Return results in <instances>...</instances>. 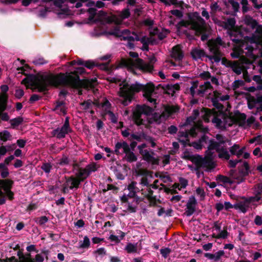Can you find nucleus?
<instances>
[{
  "label": "nucleus",
  "mask_w": 262,
  "mask_h": 262,
  "mask_svg": "<svg viewBox=\"0 0 262 262\" xmlns=\"http://www.w3.org/2000/svg\"><path fill=\"white\" fill-rule=\"evenodd\" d=\"M83 67H78L70 72L59 73L57 74H49L41 76V80L33 75H30L24 82H31L33 91L37 89L38 92H44L48 90L49 86L57 88L59 86H68L73 89H93L97 84L96 78L80 79L79 75L85 73Z\"/></svg>",
  "instance_id": "1"
},
{
  "label": "nucleus",
  "mask_w": 262,
  "mask_h": 262,
  "mask_svg": "<svg viewBox=\"0 0 262 262\" xmlns=\"http://www.w3.org/2000/svg\"><path fill=\"white\" fill-rule=\"evenodd\" d=\"M119 85L121 87L118 93V95L123 98L121 100V103L124 106L129 105L132 102L135 93L141 91L144 92L143 96L148 101L155 104H157V100L151 97L155 90V86L152 82L142 84L136 82L134 84H129L125 80Z\"/></svg>",
  "instance_id": "2"
},
{
  "label": "nucleus",
  "mask_w": 262,
  "mask_h": 262,
  "mask_svg": "<svg viewBox=\"0 0 262 262\" xmlns=\"http://www.w3.org/2000/svg\"><path fill=\"white\" fill-rule=\"evenodd\" d=\"M154 111L152 107L146 104L137 105L132 115L134 123L138 126L144 125L145 121L141 118L142 115H150Z\"/></svg>",
  "instance_id": "3"
},
{
  "label": "nucleus",
  "mask_w": 262,
  "mask_h": 262,
  "mask_svg": "<svg viewBox=\"0 0 262 262\" xmlns=\"http://www.w3.org/2000/svg\"><path fill=\"white\" fill-rule=\"evenodd\" d=\"M202 112H204L205 114L204 118L206 121L208 122L209 118L211 116H214V117L212 120V123H215L216 126L217 128H220L222 127V121L218 117L219 113L215 108L210 109L207 107H203L202 110Z\"/></svg>",
  "instance_id": "4"
},
{
  "label": "nucleus",
  "mask_w": 262,
  "mask_h": 262,
  "mask_svg": "<svg viewBox=\"0 0 262 262\" xmlns=\"http://www.w3.org/2000/svg\"><path fill=\"white\" fill-rule=\"evenodd\" d=\"M132 65L143 72L151 73L154 71V67L153 65L145 63L143 59L139 58L136 59L134 61H132Z\"/></svg>",
  "instance_id": "5"
},
{
  "label": "nucleus",
  "mask_w": 262,
  "mask_h": 262,
  "mask_svg": "<svg viewBox=\"0 0 262 262\" xmlns=\"http://www.w3.org/2000/svg\"><path fill=\"white\" fill-rule=\"evenodd\" d=\"M234 114V116H232L231 114H230L229 116L227 115L226 118H229L233 124H238L239 126H244L246 120V115L244 113H240L239 111H236Z\"/></svg>",
  "instance_id": "6"
},
{
  "label": "nucleus",
  "mask_w": 262,
  "mask_h": 262,
  "mask_svg": "<svg viewBox=\"0 0 262 262\" xmlns=\"http://www.w3.org/2000/svg\"><path fill=\"white\" fill-rule=\"evenodd\" d=\"M99 167L95 162H92L87 165L85 168L79 169V176H82L85 180L88 178L92 172H95Z\"/></svg>",
  "instance_id": "7"
},
{
  "label": "nucleus",
  "mask_w": 262,
  "mask_h": 262,
  "mask_svg": "<svg viewBox=\"0 0 262 262\" xmlns=\"http://www.w3.org/2000/svg\"><path fill=\"white\" fill-rule=\"evenodd\" d=\"M65 178L66 179L67 183L71 182V185L69 186V188L70 189H73L74 188H78L79 187L80 183L85 180V179L83 178L82 176H79V172L75 173V177H65Z\"/></svg>",
  "instance_id": "8"
},
{
  "label": "nucleus",
  "mask_w": 262,
  "mask_h": 262,
  "mask_svg": "<svg viewBox=\"0 0 262 262\" xmlns=\"http://www.w3.org/2000/svg\"><path fill=\"white\" fill-rule=\"evenodd\" d=\"M196 205L197 201L194 196H190L186 205V208L184 213L187 216L192 215L196 211Z\"/></svg>",
  "instance_id": "9"
},
{
  "label": "nucleus",
  "mask_w": 262,
  "mask_h": 262,
  "mask_svg": "<svg viewBox=\"0 0 262 262\" xmlns=\"http://www.w3.org/2000/svg\"><path fill=\"white\" fill-rule=\"evenodd\" d=\"M17 70H21V73L23 74L24 75H25L26 76L21 81V83L23 84H25L26 85L27 89H30L33 92H34L33 91L32 89L34 88V86L32 85V83L31 82H24V80L26 78H27L28 77L29 75H34V74H27L24 73L25 71H28L29 70H32V68L29 64H25L23 67L18 68ZM42 76L43 75H41L40 76V77H39L38 76L36 75V76L38 78V79H40V80H41V76ZM36 91H38V90L37 89L35 92H36Z\"/></svg>",
  "instance_id": "10"
},
{
  "label": "nucleus",
  "mask_w": 262,
  "mask_h": 262,
  "mask_svg": "<svg viewBox=\"0 0 262 262\" xmlns=\"http://www.w3.org/2000/svg\"><path fill=\"white\" fill-rule=\"evenodd\" d=\"M142 156L143 160L148 163H150L152 165H159V160L158 158H155L153 156L155 152L151 150V153L147 149H145L144 152L141 154Z\"/></svg>",
  "instance_id": "11"
},
{
  "label": "nucleus",
  "mask_w": 262,
  "mask_h": 262,
  "mask_svg": "<svg viewBox=\"0 0 262 262\" xmlns=\"http://www.w3.org/2000/svg\"><path fill=\"white\" fill-rule=\"evenodd\" d=\"M212 154L213 153L210 151L207 157L205 158H200V161L197 163L204 164V167H207L209 170L213 169L215 167V164L212 161Z\"/></svg>",
  "instance_id": "12"
},
{
  "label": "nucleus",
  "mask_w": 262,
  "mask_h": 262,
  "mask_svg": "<svg viewBox=\"0 0 262 262\" xmlns=\"http://www.w3.org/2000/svg\"><path fill=\"white\" fill-rule=\"evenodd\" d=\"M242 199L243 201H239L237 203L234 204V209L236 210L239 209L241 212L245 213L250 207V203L248 202V199L247 198L243 196Z\"/></svg>",
  "instance_id": "13"
},
{
  "label": "nucleus",
  "mask_w": 262,
  "mask_h": 262,
  "mask_svg": "<svg viewBox=\"0 0 262 262\" xmlns=\"http://www.w3.org/2000/svg\"><path fill=\"white\" fill-rule=\"evenodd\" d=\"M171 57L177 61L182 60L184 57V53L181 50L180 45L175 46L172 48Z\"/></svg>",
  "instance_id": "14"
},
{
  "label": "nucleus",
  "mask_w": 262,
  "mask_h": 262,
  "mask_svg": "<svg viewBox=\"0 0 262 262\" xmlns=\"http://www.w3.org/2000/svg\"><path fill=\"white\" fill-rule=\"evenodd\" d=\"M190 55L192 58L195 60L199 59H201L204 57H207V56L208 55L206 54L204 50L198 48L192 49L190 52Z\"/></svg>",
  "instance_id": "15"
},
{
  "label": "nucleus",
  "mask_w": 262,
  "mask_h": 262,
  "mask_svg": "<svg viewBox=\"0 0 262 262\" xmlns=\"http://www.w3.org/2000/svg\"><path fill=\"white\" fill-rule=\"evenodd\" d=\"M83 66L89 69H93L95 67L102 66V67L101 68L104 70H108V63L99 64L96 63L95 61L91 60H85Z\"/></svg>",
  "instance_id": "16"
},
{
  "label": "nucleus",
  "mask_w": 262,
  "mask_h": 262,
  "mask_svg": "<svg viewBox=\"0 0 262 262\" xmlns=\"http://www.w3.org/2000/svg\"><path fill=\"white\" fill-rule=\"evenodd\" d=\"M126 151H124V154H125L124 159L129 163L136 162L137 160V157L134 153V151H131L129 145L128 144V148Z\"/></svg>",
  "instance_id": "17"
},
{
  "label": "nucleus",
  "mask_w": 262,
  "mask_h": 262,
  "mask_svg": "<svg viewBox=\"0 0 262 262\" xmlns=\"http://www.w3.org/2000/svg\"><path fill=\"white\" fill-rule=\"evenodd\" d=\"M238 172L242 176H247L250 172L249 163L244 161L243 163L238 167Z\"/></svg>",
  "instance_id": "18"
},
{
  "label": "nucleus",
  "mask_w": 262,
  "mask_h": 262,
  "mask_svg": "<svg viewBox=\"0 0 262 262\" xmlns=\"http://www.w3.org/2000/svg\"><path fill=\"white\" fill-rule=\"evenodd\" d=\"M14 184L13 181L10 179H0V186L1 188L5 191L11 189Z\"/></svg>",
  "instance_id": "19"
},
{
  "label": "nucleus",
  "mask_w": 262,
  "mask_h": 262,
  "mask_svg": "<svg viewBox=\"0 0 262 262\" xmlns=\"http://www.w3.org/2000/svg\"><path fill=\"white\" fill-rule=\"evenodd\" d=\"M128 148V143L125 141H123L122 142H118L116 143L115 146V153L117 155H119L121 152L119 151V149L121 148L123 149V153L124 151H126Z\"/></svg>",
  "instance_id": "20"
},
{
  "label": "nucleus",
  "mask_w": 262,
  "mask_h": 262,
  "mask_svg": "<svg viewBox=\"0 0 262 262\" xmlns=\"http://www.w3.org/2000/svg\"><path fill=\"white\" fill-rule=\"evenodd\" d=\"M219 100H217L215 98H211V101L212 103L213 106L216 109L220 111V114H222L224 116V119H226L227 115L223 112V110L224 108L223 104L219 102Z\"/></svg>",
  "instance_id": "21"
},
{
  "label": "nucleus",
  "mask_w": 262,
  "mask_h": 262,
  "mask_svg": "<svg viewBox=\"0 0 262 262\" xmlns=\"http://www.w3.org/2000/svg\"><path fill=\"white\" fill-rule=\"evenodd\" d=\"M207 45L209 47V51L213 55L216 53L219 54V53L221 52L220 47L215 44L213 40H209L208 41Z\"/></svg>",
  "instance_id": "22"
},
{
  "label": "nucleus",
  "mask_w": 262,
  "mask_h": 262,
  "mask_svg": "<svg viewBox=\"0 0 262 262\" xmlns=\"http://www.w3.org/2000/svg\"><path fill=\"white\" fill-rule=\"evenodd\" d=\"M8 96L3 94L0 96V112H4L7 108Z\"/></svg>",
  "instance_id": "23"
},
{
  "label": "nucleus",
  "mask_w": 262,
  "mask_h": 262,
  "mask_svg": "<svg viewBox=\"0 0 262 262\" xmlns=\"http://www.w3.org/2000/svg\"><path fill=\"white\" fill-rule=\"evenodd\" d=\"M245 22L246 25L251 27L252 29L256 28L258 25L257 21L249 15L246 16Z\"/></svg>",
  "instance_id": "24"
},
{
  "label": "nucleus",
  "mask_w": 262,
  "mask_h": 262,
  "mask_svg": "<svg viewBox=\"0 0 262 262\" xmlns=\"http://www.w3.org/2000/svg\"><path fill=\"white\" fill-rule=\"evenodd\" d=\"M130 32L128 29L123 30L122 31V37L121 40H128V41H134V37L130 35Z\"/></svg>",
  "instance_id": "25"
},
{
  "label": "nucleus",
  "mask_w": 262,
  "mask_h": 262,
  "mask_svg": "<svg viewBox=\"0 0 262 262\" xmlns=\"http://www.w3.org/2000/svg\"><path fill=\"white\" fill-rule=\"evenodd\" d=\"M221 145L214 141L213 139H211L209 141V145L208 147V149L211 150H215L217 152H219L221 148L220 147Z\"/></svg>",
  "instance_id": "26"
},
{
  "label": "nucleus",
  "mask_w": 262,
  "mask_h": 262,
  "mask_svg": "<svg viewBox=\"0 0 262 262\" xmlns=\"http://www.w3.org/2000/svg\"><path fill=\"white\" fill-rule=\"evenodd\" d=\"M59 129V134H58V139H62L65 138L66 135L68 134L69 133H71L72 132V129L71 128H69L68 127L62 126L61 128L58 127Z\"/></svg>",
  "instance_id": "27"
},
{
  "label": "nucleus",
  "mask_w": 262,
  "mask_h": 262,
  "mask_svg": "<svg viewBox=\"0 0 262 262\" xmlns=\"http://www.w3.org/2000/svg\"><path fill=\"white\" fill-rule=\"evenodd\" d=\"M24 121L23 118L19 116L15 118L10 120V123H11V127L13 128L19 126Z\"/></svg>",
  "instance_id": "28"
},
{
  "label": "nucleus",
  "mask_w": 262,
  "mask_h": 262,
  "mask_svg": "<svg viewBox=\"0 0 262 262\" xmlns=\"http://www.w3.org/2000/svg\"><path fill=\"white\" fill-rule=\"evenodd\" d=\"M218 153V156L219 158L225 159L227 160H229L230 156L228 151L224 147H221Z\"/></svg>",
  "instance_id": "29"
},
{
  "label": "nucleus",
  "mask_w": 262,
  "mask_h": 262,
  "mask_svg": "<svg viewBox=\"0 0 262 262\" xmlns=\"http://www.w3.org/2000/svg\"><path fill=\"white\" fill-rule=\"evenodd\" d=\"M12 137L10 132L7 130L0 132V140L3 142H6L10 140Z\"/></svg>",
  "instance_id": "30"
},
{
  "label": "nucleus",
  "mask_w": 262,
  "mask_h": 262,
  "mask_svg": "<svg viewBox=\"0 0 262 262\" xmlns=\"http://www.w3.org/2000/svg\"><path fill=\"white\" fill-rule=\"evenodd\" d=\"M200 158H202V157L200 155H198L196 157H193L191 160L192 162L195 163L196 165L195 170L197 171V173L198 174L199 173L200 168L202 166L204 167V164L197 163V162L200 161Z\"/></svg>",
  "instance_id": "31"
},
{
  "label": "nucleus",
  "mask_w": 262,
  "mask_h": 262,
  "mask_svg": "<svg viewBox=\"0 0 262 262\" xmlns=\"http://www.w3.org/2000/svg\"><path fill=\"white\" fill-rule=\"evenodd\" d=\"M79 248L82 249H88L90 246V241L87 236H85L83 238V242H79Z\"/></svg>",
  "instance_id": "32"
},
{
  "label": "nucleus",
  "mask_w": 262,
  "mask_h": 262,
  "mask_svg": "<svg viewBox=\"0 0 262 262\" xmlns=\"http://www.w3.org/2000/svg\"><path fill=\"white\" fill-rule=\"evenodd\" d=\"M106 33L107 34L113 35L116 37H120L121 38L122 36V32L121 33L120 32V29L118 27H115L113 30L111 31L106 32Z\"/></svg>",
  "instance_id": "33"
},
{
  "label": "nucleus",
  "mask_w": 262,
  "mask_h": 262,
  "mask_svg": "<svg viewBox=\"0 0 262 262\" xmlns=\"http://www.w3.org/2000/svg\"><path fill=\"white\" fill-rule=\"evenodd\" d=\"M223 55V54L222 52H220L218 54H215L213 55H207V58H208L209 60H211L212 59L214 60L215 62H219L221 60V57Z\"/></svg>",
  "instance_id": "34"
},
{
  "label": "nucleus",
  "mask_w": 262,
  "mask_h": 262,
  "mask_svg": "<svg viewBox=\"0 0 262 262\" xmlns=\"http://www.w3.org/2000/svg\"><path fill=\"white\" fill-rule=\"evenodd\" d=\"M49 221V219L46 216H41L39 217H37L35 219V222L39 225L40 226H43L46 223H47Z\"/></svg>",
  "instance_id": "35"
},
{
  "label": "nucleus",
  "mask_w": 262,
  "mask_h": 262,
  "mask_svg": "<svg viewBox=\"0 0 262 262\" xmlns=\"http://www.w3.org/2000/svg\"><path fill=\"white\" fill-rule=\"evenodd\" d=\"M130 15V11L128 8H126L122 10L119 14V17L122 19L128 18Z\"/></svg>",
  "instance_id": "36"
},
{
  "label": "nucleus",
  "mask_w": 262,
  "mask_h": 262,
  "mask_svg": "<svg viewBox=\"0 0 262 262\" xmlns=\"http://www.w3.org/2000/svg\"><path fill=\"white\" fill-rule=\"evenodd\" d=\"M125 250L128 253H136L137 251V247L132 243H128L125 247Z\"/></svg>",
  "instance_id": "37"
},
{
  "label": "nucleus",
  "mask_w": 262,
  "mask_h": 262,
  "mask_svg": "<svg viewBox=\"0 0 262 262\" xmlns=\"http://www.w3.org/2000/svg\"><path fill=\"white\" fill-rule=\"evenodd\" d=\"M97 9L95 8H90L88 10V12L90 14L89 20L91 21H95V16L96 14Z\"/></svg>",
  "instance_id": "38"
},
{
  "label": "nucleus",
  "mask_w": 262,
  "mask_h": 262,
  "mask_svg": "<svg viewBox=\"0 0 262 262\" xmlns=\"http://www.w3.org/2000/svg\"><path fill=\"white\" fill-rule=\"evenodd\" d=\"M229 233L227 231V227L224 226L223 230L220 232L219 234L216 235L217 238L225 239L228 236Z\"/></svg>",
  "instance_id": "39"
},
{
  "label": "nucleus",
  "mask_w": 262,
  "mask_h": 262,
  "mask_svg": "<svg viewBox=\"0 0 262 262\" xmlns=\"http://www.w3.org/2000/svg\"><path fill=\"white\" fill-rule=\"evenodd\" d=\"M126 138H127V140L130 141V142L132 141H134V140H135L138 142H141L142 141L141 136L140 135H137L134 133L130 134V135Z\"/></svg>",
  "instance_id": "40"
},
{
  "label": "nucleus",
  "mask_w": 262,
  "mask_h": 262,
  "mask_svg": "<svg viewBox=\"0 0 262 262\" xmlns=\"http://www.w3.org/2000/svg\"><path fill=\"white\" fill-rule=\"evenodd\" d=\"M261 194L257 190H256L255 191V195L254 196L247 198L248 199V202L251 203L255 201L258 202L261 200Z\"/></svg>",
  "instance_id": "41"
},
{
  "label": "nucleus",
  "mask_w": 262,
  "mask_h": 262,
  "mask_svg": "<svg viewBox=\"0 0 262 262\" xmlns=\"http://www.w3.org/2000/svg\"><path fill=\"white\" fill-rule=\"evenodd\" d=\"M216 180H219L222 182H223L224 183H229V184H232L233 182L231 180V179L227 177V176H223V175H218L217 176V178H216Z\"/></svg>",
  "instance_id": "42"
},
{
  "label": "nucleus",
  "mask_w": 262,
  "mask_h": 262,
  "mask_svg": "<svg viewBox=\"0 0 262 262\" xmlns=\"http://www.w3.org/2000/svg\"><path fill=\"white\" fill-rule=\"evenodd\" d=\"M230 68H232V71L237 75H240L242 73L241 67L237 64L236 62L233 63Z\"/></svg>",
  "instance_id": "43"
},
{
  "label": "nucleus",
  "mask_w": 262,
  "mask_h": 262,
  "mask_svg": "<svg viewBox=\"0 0 262 262\" xmlns=\"http://www.w3.org/2000/svg\"><path fill=\"white\" fill-rule=\"evenodd\" d=\"M162 89L164 91H166L165 93L168 95L171 94L173 96L175 93V91H173L171 84H167L165 87H162Z\"/></svg>",
  "instance_id": "44"
},
{
  "label": "nucleus",
  "mask_w": 262,
  "mask_h": 262,
  "mask_svg": "<svg viewBox=\"0 0 262 262\" xmlns=\"http://www.w3.org/2000/svg\"><path fill=\"white\" fill-rule=\"evenodd\" d=\"M52 167V166L49 163H44L41 166V169L47 173H49L50 172Z\"/></svg>",
  "instance_id": "45"
},
{
  "label": "nucleus",
  "mask_w": 262,
  "mask_h": 262,
  "mask_svg": "<svg viewBox=\"0 0 262 262\" xmlns=\"http://www.w3.org/2000/svg\"><path fill=\"white\" fill-rule=\"evenodd\" d=\"M48 62L44 58H38L37 59H34L33 60L32 63L36 66H40L44 64H46Z\"/></svg>",
  "instance_id": "46"
},
{
  "label": "nucleus",
  "mask_w": 262,
  "mask_h": 262,
  "mask_svg": "<svg viewBox=\"0 0 262 262\" xmlns=\"http://www.w3.org/2000/svg\"><path fill=\"white\" fill-rule=\"evenodd\" d=\"M70 160L68 157L64 155H63L62 158L59 160L58 164L61 166L68 165Z\"/></svg>",
  "instance_id": "47"
},
{
  "label": "nucleus",
  "mask_w": 262,
  "mask_h": 262,
  "mask_svg": "<svg viewBox=\"0 0 262 262\" xmlns=\"http://www.w3.org/2000/svg\"><path fill=\"white\" fill-rule=\"evenodd\" d=\"M215 138L217 140H218V143L221 145H224L226 143V140H225V137L223 136L221 134H216L215 135Z\"/></svg>",
  "instance_id": "48"
},
{
  "label": "nucleus",
  "mask_w": 262,
  "mask_h": 262,
  "mask_svg": "<svg viewBox=\"0 0 262 262\" xmlns=\"http://www.w3.org/2000/svg\"><path fill=\"white\" fill-rule=\"evenodd\" d=\"M245 82L242 80H237L234 81L233 83L232 88L234 90H236L239 86L244 85Z\"/></svg>",
  "instance_id": "49"
},
{
  "label": "nucleus",
  "mask_w": 262,
  "mask_h": 262,
  "mask_svg": "<svg viewBox=\"0 0 262 262\" xmlns=\"http://www.w3.org/2000/svg\"><path fill=\"white\" fill-rule=\"evenodd\" d=\"M236 23V21L234 18L231 17L227 19L225 26L226 27H230L231 28H233L234 27Z\"/></svg>",
  "instance_id": "50"
},
{
  "label": "nucleus",
  "mask_w": 262,
  "mask_h": 262,
  "mask_svg": "<svg viewBox=\"0 0 262 262\" xmlns=\"http://www.w3.org/2000/svg\"><path fill=\"white\" fill-rule=\"evenodd\" d=\"M199 77L203 80H208L211 78V74L208 71H204L200 74Z\"/></svg>",
  "instance_id": "51"
},
{
  "label": "nucleus",
  "mask_w": 262,
  "mask_h": 262,
  "mask_svg": "<svg viewBox=\"0 0 262 262\" xmlns=\"http://www.w3.org/2000/svg\"><path fill=\"white\" fill-rule=\"evenodd\" d=\"M188 145L189 146H192L196 149H201L202 148V144L198 141L192 142V143H188Z\"/></svg>",
  "instance_id": "52"
},
{
  "label": "nucleus",
  "mask_w": 262,
  "mask_h": 262,
  "mask_svg": "<svg viewBox=\"0 0 262 262\" xmlns=\"http://www.w3.org/2000/svg\"><path fill=\"white\" fill-rule=\"evenodd\" d=\"M110 117V119L113 123H117L118 122V118L115 114L111 111H108L106 113Z\"/></svg>",
  "instance_id": "53"
},
{
  "label": "nucleus",
  "mask_w": 262,
  "mask_h": 262,
  "mask_svg": "<svg viewBox=\"0 0 262 262\" xmlns=\"http://www.w3.org/2000/svg\"><path fill=\"white\" fill-rule=\"evenodd\" d=\"M228 2L231 5L235 12H237L238 11L239 5L238 2H235L234 0H229Z\"/></svg>",
  "instance_id": "54"
},
{
  "label": "nucleus",
  "mask_w": 262,
  "mask_h": 262,
  "mask_svg": "<svg viewBox=\"0 0 262 262\" xmlns=\"http://www.w3.org/2000/svg\"><path fill=\"white\" fill-rule=\"evenodd\" d=\"M240 148V146L238 144H234L232 146H231L229 151L231 155H236V152H237L238 149Z\"/></svg>",
  "instance_id": "55"
},
{
  "label": "nucleus",
  "mask_w": 262,
  "mask_h": 262,
  "mask_svg": "<svg viewBox=\"0 0 262 262\" xmlns=\"http://www.w3.org/2000/svg\"><path fill=\"white\" fill-rule=\"evenodd\" d=\"M136 184H137L136 182L133 181L127 186L128 190H129L131 192H133L134 195H135L136 193V192L135 191H134V189L137 188L136 187Z\"/></svg>",
  "instance_id": "56"
},
{
  "label": "nucleus",
  "mask_w": 262,
  "mask_h": 262,
  "mask_svg": "<svg viewBox=\"0 0 262 262\" xmlns=\"http://www.w3.org/2000/svg\"><path fill=\"white\" fill-rule=\"evenodd\" d=\"M170 13L179 18H182L183 16L182 12L177 9L172 10Z\"/></svg>",
  "instance_id": "57"
},
{
  "label": "nucleus",
  "mask_w": 262,
  "mask_h": 262,
  "mask_svg": "<svg viewBox=\"0 0 262 262\" xmlns=\"http://www.w3.org/2000/svg\"><path fill=\"white\" fill-rule=\"evenodd\" d=\"M171 252V250L168 248H165L160 249V253L162 256L164 258H167L168 255Z\"/></svg>",
  "instance_id": "58"
},
{
  "label": "nucleus",
  "mask_w": 262,
  "mask_h": 262,
  "mask_svg": "<svg viewBox=\"0 0 262 262\" xmlns=\"http://www.w3.org/2000/svg\"><path fill=\"white\" fill-rule=\"evenodd\" d=\"M192 85L190 88V92L191 95L193 96L195 94V89L198 87V81H195L192 82Z\"/></svg>",
  "instance_id": "59"
},
{
  "label": "nucleus",
  "mask_w": 262,
  "mask_h": 262,
  "mask_svg": "<svg viewBox=\"0 0 262 262\" xmlns=\"http://www.w3.org/2000/svg\"><path fill=\"white\" fill-rule=\"evenodd\" d=\"M80 105L83 106V110H87L90 108L92 105L91 101L89 100L87 101H84L83 102L80 103Z\"/></svg>",
  "instance_id": "60"
},
{
  "label": "nucleus",
  "mask_w": 262,
  "mask_h": 262,
  "mask_svg": "<svg viewBox=\"0 0 262 262\" xmlns=\"http://www.w3.org/2000/svg\"><path fill=\"white\" fill-rule=\"evenodd\" d=\"M225 254V252L223 250H220L217 251L214 255V261L215 262L218 261L221 256H223Z\"/></svg>",
  "instance_id": "61"
},
{
  "label": "nucleus",
  "mask_w": 262,
  "mask_h": 262,
  "mask_svg": "<svg viewBox=\"0 0 262 262\" xmlns=\"http://www.w3.org/2000/svg\"><path fill=\"white\" fill-rule=\"evenodd\" d=\"M179 182L181 185V187L182 188H185L188 185V181L186 179L180 177L179 178Z\"/></svg>",
  "instance_id": "62"
},
{
  "label": "nucleus",
  "mask_w": 262,
  "mask_h": 262,
  "mask_svg": "<svg viewBox=\"0 0 262 262\" xmlns=\"http://www.w3.org/2000/svg\"><path fill=\"white\" fill-rule=\"evenodd\" d=\"M143 24L145 26L151 27L154 24V21L150 18H147L143 20Z\"/></svg>",
  "instance_id": "63"
},
{
  "label": "nucleus",
  "mask_w": 262,
  "mask_h": 262,
  "mask_svg": "<svg viewBox=\"0 0 262 262\" xmlns=\"http://www.w3.org/2000/svg\"><path fill=\"white\" fill-rule=\"evenodd\" d=\"M195 35L196 36H199L203 33L206 32V28L205 27H203L201 26L200 28L195 30Z\"/></svg>",
  "instance_id": "64"
}]
</instances>
